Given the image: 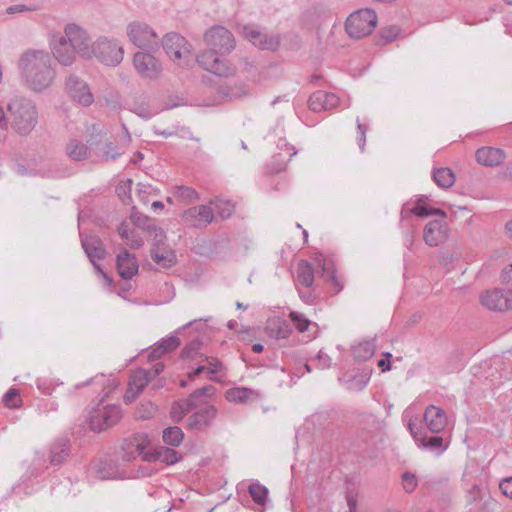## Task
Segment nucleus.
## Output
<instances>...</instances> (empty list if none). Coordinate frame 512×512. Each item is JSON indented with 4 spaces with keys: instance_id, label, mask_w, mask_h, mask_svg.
<instances>
[{
    "instance_id": "obj_29",
    "label": "nucleus",
    "mask_w": 512,
    "mask_h": 512,
    "mask_svg": "<svg viewBox=\"0 0 512 512\" xmlns=\"http://www.w3.org/2000/svg\"><path fill=\"white\" fill-rule=\"evenodd\" d=\"M409 430L415 441L424 448H440L443 445L442 437H432L427 441L425 434L419 431L412 422L409 423Z\"/></svg>"
},
{
    "instance_id": "obj_38",
    "label": "nucleus",
    "mask_w": 512,
    "mask_h": 512,
    "mask_svg": "<svg viewBox=\"0 0 512 512\" xmlns=\"http://www.w3.org/2000/svg\"><path fill=\"white\" fill-rule=\"evenodd\" d=\"M117 195L118 197L124 202L125 204H132L133 198H132V180L126 179L121 181L117 186Z\"/></svg>"
},
{
    "instance_id": "obj_46",
    "label": "nucleus",
    "mask_w": 512,
    "mask_h": 512,
    "mask_svg": "<svg viewBox=\"0 0 512 512\" xmlns=\"http://www.w3.org/2000/svg\"><path fill=\"white\" fill-rule=\"evenodd\" d=\"M180 345V340L176 336H169L163 339L159 346L163 349V351L167 354L174 350H176Z\"/></svg>"
},
{
    "instance_id": "obj_48",
    "label": "nucleus",
    "mask_w": 512,
    "mask_h": 512,
    "mask_svg": "<svg viewBox=\"0 0 512 512\" xmlns=\"http://www.w3.org/2000/svg\"><path fill=\"white\" fill-rule=\"evenodd\" d=\"M4 402L8 407H18L20 404V397L15 389L8 391L4 397Z\"/></svg>"
},
{
    "instance_id": "obj_5",
    "label": "nucleus",
    "mask_w": 512,
    "mask_h": 512,
    "mask_svg": "<svg viewBox=\"0 0 512 512\" xmlns=\"http://www.w3.org/2000/svg\"><path fill=\"white\" fill-rule=\"evenodd\" d=\"M163 48L168 58L179 67H188L193 61L191 45L177 33H170L164 37Z\"/></svg>"
},
{
    "instance_id": "obj_30",
    "label": "nucleus",
    "mask_w": 512,
    "mask_h": 512,
    "mask_svg": "<svg viewBox=\"0 0 512 512\" xmlns=\"http://www.w3.org/2000/svg\"><path fill=\"white\" fill-rule=\"evenodd\" d=\"M267 329L269 334L276 339H285L291 334L289 325L281 319H273L269 321Z\"/></svg>"
},
{
    "instance_id": "obj_55",
    "label": "nucleus",
    "mask_w": 512,
    "mask_h": 512,
    "mask_svg": "<svg viewBox=\"0 0 512 512\" xmlns=\"http://www.w3.org/2000/svg\"><path fill=\"white\" fill-rule=\"evenodd\" d=\"M143 187H144V186H142V185H140V184H138V185H137V188H136V195H137V197H138L139 202H143V203H145V204H146V203L148 202V200H147V199H146V197L143 195V194H144V192H145V191H143V189H142Z\"/></svg>"
},
{
    "instance_id": "obj_43",
    "label": "nucleus",
    "mask_w": 512,
    "mask_h": 512,
    "mask_svg": "<svg viewBox=\"0 0 512 512\" xmlns=\"http://www.w3.org/2000/svg\"><path fill=\"white\" fill-rule=\"evenodd\" d=\"M215 206L222 218H228L234 212V205L227 200H219L215 203Z\"/></svg>"
},
{
    "instance_id": "obj_8",
    "label": "nucleus",
    "mask_w": 512,
    "mask_h": 512,
    "mask_svg": "<svg viewBox=\"0 0 512 512\" xmlns=\"http://www.w3.org/2000/svg\"><path fill=\"white\" fill-rule=\"evenodd\" d=\"M66 38L71 42L74 54L90 59L95 56V42L91 43L88 34L77 25L69 24L64 30Z\"/></svg>"
},
{
    "instance_id": "obj_21",
    "label": "nucleus",
    "mask_w": 512,
    "mask_h": 512,
    "mask_svg": "<svg viewBox=\"0 0 512 512\" xmlns=\"http://www.w3.org/2000/svg\"><path fill=\"white\" fill-rule=\"evenodd\" d=\"M150 372L145 370L135 371L130 378L128 387L125 393V400L132 402L138 394L146 387L150 380Z\"/></svg>"
},
{
    "instance_id": "obj_57",
    "label": "nucleus",
    "mask_w": 512,
    "mask_h": 512,
    "mask_svg": "<svg viewBox=\"0 0 512 512\" xmlns=\"http://www.w3.org/2000/svg\"><path fill=\"white\" fill-rule=\"evenodd\" d=\"M505 233L512 239V219L505 224Z\"/></svg>"
},
{
    "instance_id": "obj_42",
    "label": "nucleus",
    "mask_w": 512,
    "mask_h": 512,
    "mask_svg": "<svg viewBox=\"0 0 512 512\" xmlns=\"http://www.w3.org/2000/svg\"><path fill=\"white\" fill-rule=\"evenodd\" d=\"M208 415L213 416L214 410L208 409L206 412H197L189 418V425L195 428H201L208 424Z\"/></svg>"
},
{
    "instance_id": "obj_39",
    "label": "nucleus",
    "mask_w": 512,
    "mask_h": 512,
    "mask_svg": "<svg viewBox=\"0 0 512 512\" xmlns=\"http://www.w3.org/2000/svg\"><path fill=\"white\" fill-rule=\"evenodd\" d=\"M401 34V29L397 25H388L381 29L379 38L383 44L396 40Z\"/></svg>"
},
{
    "instance_id": "obj_24",
    "label": "nucleus",
    "mask_w": 512,
    "mask_h": 512,
    "mask_svg": "<svg viewBox=\"0 0 512 512\" xmlns=\"http://www.w3.org/2000/svg\"><path fill=\"white\" fill-rule=\"evenodd\" d=\"M83 247L91 260V262L94 264V266L97 268L99 273L104 277V279L107 281V284L109 285L111 283L110 278L103 273L101 268L96 264V260H100L105 257L106 251L103 248L102 244L97 239H90L85 240L83 242Z\"/></svg>"
},
{
    "instance_id": "obj_4",
    "label": "nucleus",
    "mask_w": 512,
    "mask_h": 512,
    "mask_svg": "<svg viewBox=\"0 0 512 512\" xmlns=\"http://www.w3.org/2000/svg\"><path fill=\"white\" fill-rule=\"evenodd\" d=\"M12 117V125L20 134H27L36 124V111L34 106L25 99H14L8 106Z\"/></svg>"
},
{
    "instance_id": "obj_54",
    "label": "nucleus",
    "mask_w": 512,
    "mask_h": 512,
    "mask_svg": "<svg viewBox=\"0 0 512 512\" xmlns=\"http://www.w3.org/2000/svg\"><path fill=\"white\" fill-rule=\"evenodd\" d=\"M146 406H147V409H145V412H141V411L138 412V415L140 418H144V419L148 418L156 411V407L153 404L148 403Z\"/></svg>"
},
{
    "instance_id": "obj_34",
    "label": "nucleus",
    "mask_w": 512,
    "mask_h": 512,
    "mask_svg": "<svg viewBox=\"0 0 512 512\" xmlns=\"http://www.w3.org/2000/svg\"><path fill=\"white\" fill-rule=\"evenodd\" d=\"M67 155L72 160L79 161L86 159L89 155V151L86 145L73 140L67 145Z\"/></svg>"
},
{
    "instance_id": "obj_62",
    "label": "nucleus",
    "mask_w": 512,
    "mask_h": 512,
    "mask_svg": "<svg viewBox=\"0 0 512 512\" xmlns=\"http://www.w3.org/2000/svg\"><path fill=\"white\" fill-rule=\"evenodd\" d=\"M180 385L184 387V386H186V382L184 380H181Z\"/></svg>"
},
{
    "instance_id": "obj_53",
    "label": "nucleus",
    "mask_w": 512,
    "mask_h": 512,
    "mask_svg": "<svg viewBox=\"0 0 512 512\" xmlns=\"http://www.w3.org/2000/svg\"><path fill=\"white\" fill-rule=\"evenodd\" d=\"M166 353L163 351V349L158 345L154 347V349L151 351L149 355V360L153 361L156 359L162 358Z\"/></svg>"
},
{
    "instance_id": "obj_52",
    "label": "nucleus",
    "mask_w": 512,
    "mask_h": 512,
    "mask_svg": "<svg viewBox=\"0 0 512 512\" xmlns=\"http://www.w3.org/2000/svg\"><path fill=\"white\" fill-rule=\"evenodd\" d=\"M365 350L367 355L364 358H368L373 354V349L369 343L360 344L355 348V354L357 357H361L360 350Z\"/></svg>"
},
{
    "instance_id": "obj_19",
    "label": "nucleus",
    "mask_w": 512,
    "mask_h": 512,
    "mask_svg": "<svg viewBox=\"0 0 512 512\" xmlns=\"http://www.w3.org/2000/svg\"><path fill=\"white\" fill-rule=\"evenodd\" d=\"M50 45L52 53L59 63L63 65H70L74 62V50L72 48L71 42L66 38V36H61L55 40H52Z\"/></svg>"
},
{
    "instance_id": "obj_47",
    "label": "nucleus",
    "mask_w": 512,
    "mask_h": 512,
    "mask_svg": "<svg viewBox=\"0 0 512 512\" xmlns=\"http://www.w3.org/2000/svg\"><path fill=\"white\" fill-rule=\"evenodd\" d=\"M402 484L406 492L412 493L416 489L418 481L414 474L405 472L402 476Z\"/></svg>"
},
{
    "instance_id": "obj_26",
    "label": "nucleus",
    "mask_w": 512,
    "mask_h": 512,
    "mask_svg": "<svg viewBox=\"0 0 512 512\" xmlns=\"http://www.w3.org/2000/svg\"><path fill=\"white\" fill-rule=\"evenodd\" d=\"M410 212L418 217L436 215L443 218L445 216V212L441 209L433 207L430 203V200L425 196H421L414 202L413 206L410 208Z\"/></svg>"
},
{
    "instance_id": "obj_7",
    "label": "nucleus",
    "mask_w": 512,
    "mask_h": 512,
    "mask_svg": "<svg viewBox=\"0 0 512 512\" xmlns=\"http://www.w3.org/2000/svg\"><path fill=\"white\" fill-rule=\"evenodd\" d=\"M205 355L199 350L197 344H190L186 346L179 359V369L186 371V375L190 380L196 376L204 373Z\"/></svg>"
},
{
    "instance_id": "obj_22",
    "label": "nucleus",
    "mask_w": 512,
    "mask_h": 512,
    "mask_svg": "<svg viewBox=\"0 0 512 512\" xmlns=\"http://www.w3.org/2000/svg\"><path fill=\"white\" fill-rule=\"evenodd\" d=\"M424 420L429 430L433 433H439L447 426V416L445 412L433 405L426 408Z\"/></svg>"
},
{
    "instance_id": "obj_49",
    "label": "nucleus",
    "mask_w": 512,
    "mask_h": 512,
    "mask_svg": "<svg viewBox=\"0 0 512 512\" xmlns=\"http://www.w3.org/2000/svg\"><path fill=\"white\" fill-rule=\"evenodd\" d=\"M500 489L506 497L512 499V477L504 479L500 483Z\"/></svg>"
},
{
    "instance_id": "obj_56",
    "label": "nucleus",
    "mask_w": 512,
    "mask_h": 512,
    "mask_svg": "<svg viewBox=\"0 0 512 512\" xmlns=\"http://www.w3.org/2000/svg\"><path fill=\"white\" fill-rule=\"evenodd\" d=\"M164 370V364L159 362L157 364H155L154 366V369H153V375L154 376H157L158 374H160L162 371Z\"/></svg>"
},
{
    "instance_id": "obj_41",
    "label": "nucleus",
    "mask_w": 512,
    "mask_h": 512,
    "mask_svg": "<svg viewBox=\"0 0 512 512\" xmlns=\"http://www.w3.org/2000/svg\"><path fill=\"white\" fill-rule=\"evenodd\" d=\"M289 317H290L291 321L293 322L295 328L300 333H304V332L308 331V329L311 325V321L308 320L306 317H304V315L302 313L291 312L289 314Z\"/></svg>"
},
{
    "instance_id": "obj_17",
    "label": "nucleus",
    "mask_w": 512,
    "mask_h": 512,
    "mask_svg": "<svg viewBox=\"0 0 512 512\" xmlns=\"http://www.w3.org/2000/svg\"><path fill=\"white\" fill-rule=\"evenodd\" d=\"M314 260L317 263L318 267H320L323 271L322 276L324 278L325 283L328 286L329 292L332 295L339 293L343 288V284L336 275L333 262L331 260L324 258L320 254H315Z\"/></svg>"
},
{
    "instance_id": "obj_32",
    "label": "nucleus",
    "mask_w": 512,
    "mask_h": 512,
    "mask_svg": "<svg viewBox=\"0 0 512 512\" xmlns=\"http://www.w3.org/2000/svg\"><path fill=\"white\" fill-rule=\"evenodd\" d=\"M225 397L229 402L245 403L254 397V392L248 388L237 387L229 389Z\"/></svg>"
},
{
    "instance_id": "obj_33",
    "label": "nucleus",
    "mask_w": 512,
    "mask_h": 512,
    "mask_svg": "<svg viewBox=\"0 0 512 512\" xmlns=\"http://www.w3.org/2000/svg\"><path fill=\"white\" fill-rule=\"evenodd\" d=\"M197 200L196 192L189 187H178L174 193L173 197H168L167 202L173 204L174 201L182 202L184 204H188Z\"/></svg>"
},
{
    "instance_id": "obj_2",
    "label": "nucleus",
    "mask_w": 512,
    "mask_h": 512,
    "mask_svg": "<svg viewBox=\"0 0 512 512\" xmlns=\"http://www.w3.org/2000/svg\"><path fill=\"white\" fill-rule=\"evenodd\" d=\"M49 62V55L43 51L28 50L22 55L19 69L32 89L40 91L50 85L53 71Z\"/></svg>"
},
{
    "instance_id": "obj_58",
    "label": "nucleus",
    "mask_w": 512,
    "mask_h": 512,
    "mask_svg": "<svg viewBox=\"0 0 512 512\" xmlns=\"http://www.w3.org/2000/svg\"><path fill=\"white\" fill-rule=\"evenodd\" d=\"M6 125V119L3 108L0 106V127Z\"/></svg>"
},
{
    "instance_id": "obj_3",
    "label": "nucleus",
    "mask_w": 512,
    "mask_h": 512,
    "mask_svg": "<svg viewBox=\"0 0 512 512\" xmlns=\"http://www.w3.org/2000/svg\"><path fill=\"white\" fill-rule=\"evenodd\" d=\"M377 23L378 17L373 10L360 9L347 17L345 30L351 38L362 39L372 34Z\"/></svg>"
},
{
    "instance_id": "obj_25",
    "label": "nucleus",
    "mask_w": 512,
    "mask_h": 512,
    "mask_svg": "<svg viewBox=\"0 0 512 512\" xmlns=\"http://www.w3.org/2000/svg\"><path fill=\"white\" fill-rule=\"evenodd\" d=\"M117 268L122 278H132L138 272V262L133 255L123 251L117 257Z\"/></svg>"
},
{
    "instance_id": "obj_36",
    "label": "nucleus",
    "mask_w": 512,
    "mask_h": 512,
    "mask_svg": "<svg viewBox=\"0 0 512 512\" xmlns=\"http://www.w3.org/2000/svg\"><path fill=\"white\" fill-rule=\"evenodd\" d=\"M156 459L167 465H172L180 461L181 455L174 449L161 447L157 450Z\"/></svg>"
},
{
    "instance_id": "obj_11",
    "label": "nucleus",
    "mask_w": 512,
    "mask_h": 512,
    "mask_svg": "<svg viewBox=\"0 0 512 512\" xmlns=\"http://www.w3.org/2000/svg\"><path fill=\"white\" fill-rule=\"evenodd\" d=\"M145 221L146 217L132 215L129 221L122 222L118 227L120 237L129 247L137 249L142 246L145 231L141 223Z\"/></svg>"
},
{
    "instance_id": "obj_59",
    "label": "nucleus",
    "mask_w": 512,
    "mask_h": 512,
    "mask_svg": "<svg viewBox=\"0 0 512 512\" xmlns=\"http://www.w3.org/2000/svg\"><path fill=\"white\" fill-rule=\"evenodd\" d=\"M22 10H23L22 6H12V7L8 8L9 13H16V12H20Z\"/></svg>"
},
{
    "instance_id": "obj_37",
    "label": "nucleus",
    "mask_w": 512,
    "mask_h": 512,
    "mask_svg": "<svg viewBox=\"0 0 512 512\" xmlns=\"http://www.w3.org/2000/svg\"><path fill=\"white\" fill-rule=\"evenodd\" d=\"M183 432L179 427H169L163 431V441L171 446H178L183 440Z\"/></svg>"
},
{
    "instance_id": "obj_20",
    "label": "nucleus",
    "mask_w": 512,
    "mask_h": 512,
    "mask_svg": "<svg viewBox=\"0 0 512 512\" xmlns=\"http://www.w3.org/2000/svg\"><path fill=\"white\" fill-rule=\"evenodd\" d=\"M339 102V97L334 93L316 91L309 98V107L315 112H320L336 108Z\"/></svg>"
},
{
    "instance_id": "obj_45",
    "label": "nucleus",
    "mask_w": 512,
    "mask_h": 512,
    "mask_svg": "<svg viewBox=\"0 0 512 512\" xmlns=\"http://www.w3.org/2000/svg\"><path fill=\"white\" fill-rule=\"evenodd\" d=\"M221 369L222 364L218 359L205 356L204 373L213 375L221 371Z\"/></svg>"
},
{
    "instance_id": "obj_35",
    "label": "nucleus",
    "mask_w": 512,
    "mask_h": 512,
    "mask_svg": "<svg viewBox=\"0 0 512 512\" xmlns=\"http://www.w3.org/2000/svg\"><path fill=\"white\" fill-rule=\"evenodd\" d=\"M150 443V438L146 434H136L129 441V445L135 448V453L144 455V458H147L146 451Z\"/></svg>"
},
{
    "instance_id": "obj_31",
    "label": "nucleus",
    "mask_w": 512,
    "mask_h": 512,
    "mask_svg": "<svg viewBox=\"0 0 512 512\" xmlns=\"http://www.w3.org/2000/svg\"><path fill=\"white\" fill-rule=\"evenodd\" d=\"M435 183L441 188H450L455 183V174L450 168H438L433 173Z\"/></svg>"
},
{
    "instance_id": "obj_10",
    "label": "nucleus",
    "mask_w": 512,
    "mask_h": 512,
    "mask_svg": "<svg viewBox=\"0 0 512 512\" xmlns=\"http://www.w3.org/2000/svg\"><path fill=\"white\" fill-rule=\"evenodd\" d=\"M482 307L490 311L503 312L512 309V291L499 288L488 289L479 295Z\"/></svg>"
},
{
    "instance_id": "obj_27",
    "label": "nucleus",
    "mask_w": 512,
    "mask_h": 512,
    "mask_svg": "<svg viewBox=\"0 0 512 512\" xmlns=\"http://www.w3.org/2000/svg\"><path fill=\"white\" fill-rule=\"evenodd\" d=\"M244 35L254 45L259 46L262 49H274L278 45L277 39L268 38L254 27H245Z\"/></svg>"
},
{
    "instance_id": "obj_51",
    "label": "nucleus",
    "mask_w": 512,
    "mask_h": 512,
    "mask_svg": "<svg viewBox=\"0 0 512 512\" xmlns=\"http://www.w3.org/2000/svg\"><path fill=\"white\" fill-rule=\"evenodd\" d=\"M501 277L505 284L512 286V263L503 269Z\"/></svg>"
},
{
    "instance_id": "obj_18",
    "label": "nucleus",
    "mask_w": 512,
    "mask_h": 512,
    "mask_svg": "<svg viewBox=\"0 0 512 512\" xmlns=\"http://www.w3.org/2000/svg\"><path fill=\"white\" fill-rule=\"evenodd\" d=\"M214 219L213 210L206 205L189 208L183 213V221L196 227L210 224Z\"/></svg>"
},
{
    "instance_id": "obj_60",
    "label": "nucleus",
    "mask_w": 512,
    "mask_h": 512,
    "mask_svg": "<svg viewBox=\"0 0 512 512\" xmlns=\"http://www.w3.org/2000/svg\"><path fill=\"white\" fill-rule=\"evenodd\" d=\"M164 207V204L161 202V201H155L152 203V208L153 209H163Z\"/></svg>"
},
{
    "instance_id": "obj_23",
    "label": "nucleus",
    "mask_w": 512,
    "mask_h": 512,
    "mask_svg": "<svg viewBox=\"0 0 512 512\" xmlns=\"http://www.w3.org/2000/svg\"><path fill=\"white\" fill-rule=\"evenodd\" d=\"M475 158L480 165L490 167L500 165L505 159V154L499 148L486 146L476 151Z\"/></svg>"
},
{
    "instance_id": "obj_13",
    "label": "nucleus",
    "mask_w": 512,
    "mask_h": 512,
    "mask_svg": "<svg viewBox=\"0 0 512 512\" xmlns=\"http://www.w3.org/2000/svg\"><path fill=\"white\" fill-rule=\"evenodd\" d=\"M133 65L136 71L145 78H156L162 71L161 62L152 54L139 51L134 54Z\"/></svg>"
},
{
    "instance_id": "obj_40",
    "label": "nucleus",
    "mask_w": 512,
    "mask_h": 512,
    "mask_svg": "<svg viewBox=\"0 0 512 512\" xmlns=\"http://www.w3.org/2000/svg\"><path fill=\"white\" fill-rule=\"evenodd\" d=\"M249 493L254 502L260 505L265 504L268 493L266 487L260 484H251L249 486Z\"/></svg>"
},
{
    "instance_id": "obj_15",
    "label": "nucleus",
    "mask_w": 512,
    "mask_h": 512,
    "mask_svg": "<svg viewBox=\"0 0 512 512\" xmlns=\"http://www.w3.org/2000/svg\"><path fill=\"white\" fill-rule=\"evenodd\" d=\"M448 225L446 223V215L427 223L423 230V239L425 243L431 247L438 246L448 238Z\"/></svg>"
},
{
    "instance_id": "obj_1",
    "label": "nucleus",
    "mask_w": 512,
    "mask_h": 512,
    "mask_svg": "<svg viewBox=\"0 0 512 512\" xmlns=\"http://www.w3.org/2000/svg\"><path fill=\"white\" fill-rule=\"evenodd\" d=\"M206 50L198 55L197 61L205 70L219 76H227L232 69L226 60L234 49V37L224 27L216 26L204 34Z\"/></svg>"
},
{
    "instance_id": "obj_14",
    "label": "nucleus",
    "mask_w": 512,
    "mask_h": 512,
    "mask_svg": "<svg viewBox=\"0 0 512 512\" xmlns=\"http://www.w3.org/2000/svg\"><path fill=\"white\" fill-rule=\"evenodd\" d=\"M120 418V408L116 405H110L93 412L90 417V425L93 430L102 431L115 425Z\"/></svg>"
},
{
    "instance_id": "obj_61",
    "label": "nucleus",
    "mask_w": 512,
    "mask_h": 512,
    "mask_svg": "<svg viewBox=\"0 0 512 512\" xmlns=\"http://www.w3.org/2000/svg\"><path fill=\"white\" fill-rule=\"evenodd\" d=\"M252 350L255 353H260V352L263 351V345H261V344H254L253 347H252Z\"/></svg>"
},
{
    "instance_id": "obj_28",
    "label": "nucleus",
    "mask_w": 512,
    "mask_h": 512,
    "mask_svg": "<svg viewBox=\"0 0 512 512\" xmlns=\"http://www.w3.org/2000/svg\"><path fill=\"white\" fill-rule=\"evenodd\" d=\"M296 280L305 287H310L314 283V272L311 264L306 260H301L296 268Z\"/></svg>"
},
{
    "instance_id": "obj_12",
    "label": "nucleus",
    "mask_w": 512,
    "mask_h": 512,
    "mask_svg": "<svg viewBox=\"0 0 512 512\" xmlns=\"http://www.w3.org/2000/svg\"><path fill=\"white\" fill-rule=\"evenodd\" d=\"M149 235H153V248L151 249V256L153 260L160 266L168 268L176 263V255L174 251L165 245V235L162 229H154L149 232Z\"/></svg>"
},
{
    "instance_id": "obj_63",
    "label": "nucleus",
    "mask_w": 512,
    "mask_h": 512,
    "mask_svg": "<svg viewBox=\"0 0 512 512\" xmlns=\"http://www.w3.org/2000/svg\"><path fill=\"white\" fill-rule=\"evenodd\" d=\"M508 5H512V0H504Z\"/></svg>"
},
{
    "instance_id": "obj_9",
    "label": "nucleus",
    "mask_w": 512,
    "mask_h": 512,
    "mask_svg": "<svg viewBox=\"0 0 512 512\" xmlns=\"http://www.w3.org/2000/svg\"><path fill=\"white\" fill-rule=\"evenodd\" d=\"M124 50L118 41L101 37L95 41V57L107 66H115L123 60Z\"/></svg>"
},
{
    "instance_id": "obj_44",
    "label": "nucleus",
    "mask_w": 512,
    "mask_h": 512,
    "mask_svg": "<svg viewBox=\"0 0 512 512\" xmlns=\"http://www.w3.org/2000/svg\"><path fill=\"white\" fill-rule=\"evenodd\" d=\"M188 410V403L185 401L176 402L171 408V417L174 421H180Z\"/></svg>"
},
{
    "instance_id": "obj_64",
    "label": "nucleus",
    "mask_w": 512,
    "mask_h": 512,
    "mask_svg": "<svg viewBox=\"0 0 512 512\" xmlns=\"http://www.w3.org/2000/svg\"><path fill=\"white\" fill-rule=\"evenodd\" d=\"M358 128L360 129L361 133L364 134V131L362 129V125L361 124L358 125Z\"/></svg>"
},
{
    "instance_id": "obj_16",
    "label": "nucleus",
    "mask_w": 512,
    "mask_h": 512,
    "mask_svg": "<svg viewBox=\"0 0 512 512\" xmlns=\"http://www.w3.org/2000/svg\"><path fill=\"white\" fill-rule=\"evenodd\" d=\"M66 90L70 98L80 105L88 106L94 101L88 85L76 77H69L66 83Z\"/></svg>"
},
{
    "instance_id": "obj_6",
    "label": "nucleus",
    "mask_w": 512,
    "mask_h": 512,
    "mask_svg": "<svg viewBox=\"0 0 512 512\" xmlns=\"http://www.w3.org/2000/svg\"><path fill=\"white\" fill-rule=\"evenodd\" d=\"M126 36L138 48H153L159 44L157 32L141 20H133L126 25Z\"/></svg>"
},
{
    "instance_id": "obj_50",
    "label": "nucleus",
    "mask_w": 512,
    "mask_h": 512,
    "mask_svg": "<svg viewBox=\"0 0 512 512\" xmlns=\"http://www.w3.org/2000/svg\"><path fill=\"white\" fill-rule=\"evenodd\" d=\"M392 357V355L390 353H385L384 354V358L380 359L378 361V367L383 371V372H386V371H389L390 368H391V365H390V358Z\"/></svg>"
}]
</instances>
